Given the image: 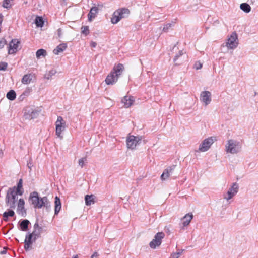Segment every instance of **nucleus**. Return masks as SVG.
I'll return each mask as SVG.
<instances>
[{
	"mask_svg": "<svg viewBox=\"0 0 258 258\" xmlns=\"http://www.w3.org/2000/svg\"><path fill=\"white\" fill-rule=\"evenodd\" d=\"M29 200L35 208L40 209L42 207L48 208L50 207V202L47 198L46 197L40 198L38 196V193L36 191H33L30 194Z\"/></svg>",
	"mask_w": 258,
	"mask_h": 258,
	"instance_id": "f257e3e1",
	"label": "nucleus"
},
{
	"mask_svg": "<svg viewBox=\"0 0 258 258\" xmlns=\"http://www.w3.org/2000/svg\"><path fill=\"white\" fill-rule=\"evenodd\" d=\"M130 14V11L127 8L118 9L113 13L111 19V23L113 24H116L121 19L127 17Z\"/></svg>",
	"mask_w": 258,
	"mask_h": 258,
	"instance_id": "f03ea898",
	"label": "nucleus"
},
{
	"mask_svg": "<svg viewBox=\"0 0 258 258\" xmlns=\"http://www.w3.org/2000/svg\"><path fill=\"white\" fill-rule=\"evenodd\" d=\"M67 127L66 122L61 116H58L55 122V134L57 137L62 139V132Z\"/></svg>",
	"mask_w": 258,
	"mask_h": 258,
	"instance_id": "7ed1b4c3",
	"label": "nucleus"
},
{
	"mask_svg": "<svg viewBox=\"0 0 258 258\" xmlns=\"http://www.w3.org/2000/svg\"><path fill=\"white\" fill-rule=\"evenodd\" d=\"M17 195H18L14 191V189L11 190L9 189L8 190L6 197V203L10 208H15L16 202L17 200Z\"/></svg>",
	"mask_w": 258,
	"mask_h": 258,
	"instance_id": "20e7f679",
	"label": "nucleus"
},
{
	"mask_svg": "<svg viewBox=\"0 0 258 258\" xmlns=\"http://www.w3.org/2000/svg\"><path fill=\"white\" fill-rule=\"evenodd\" d=\"M216 140V137H211L205 139L200 145L199 150L201 152H205L207 151L214 142Z\"/></svg>",
	"mask_w": 258,
	"mask_h": 258,
	"instance_id": "39448f33",
	"label": "nucleus"
},
{
	"mask_svg": "<svg viewBox=\"0 0 258 258\" xmlns=\"http://www.w3.org/2000/svg\"><path fill=\"white\" fill-rule=\"evenodd\" d=\"M20 48V41L17 39H12L9 44L8 53L15 54Z\"/></svg>",
	"mask_w": 258,
	"mask_h": 258,
	"instance_id": "423d86ee",
	"label": "nucleus"
},
{
	"mask_svg": "<svg viewBox=\"0 0 258 258\" xmlns=\"http://www.w3.org/2000/svg\"><path fill=\"white\" fill-rule=\"evenodd\" d=\"M238 143L233 140H229L227 141L226 146V151L231 154H236L238 151Z\"/></svg>",
	"mask_w": 258,
	"mask_h": 258,
	"instance_id": "0eeeda50",
	"label": "nucleus"
},
{
	"mask_svg": "<svg viewBox=\"0 0 258 258\" xmlns=\"http://www.w3.org/2000/svg\"><path fill=\"white\" fill-rule=\"evenodd\" d=\"M141 141V139L139 137L134 136L133 135L129 136L126 139L127 147L128 148L134 149Z\"/></svg>",
	"mask_w": 258,
	"mask_h": 258,
	"instance_id": "6e6552de",
	"label": "nucleus"
},
{
	"mask_svg": "<svg viewBox=\"0 0 258 258\" xmlns=\"http://www.w3.org/2000/svg\"><path fill=\"white\" fill-rule=\"evenodd\" d=\"M165 236V234L163 232L157 233L155 237L150 243V246L152 248H155L157 246H159L161 244L162 239Z\"/></svg>",
	"mask_w": 258,
	"mask_h": 258,
	"instance_id": "1a4fd4ad",
	"label": "nucleus"
},
{
	"mask_svg": "<svg viewBox=\"0 0 258 258\" xmlns=\"http://www.w3.org/2000/svg\"><path fill=\"white\" fill-rule=\"evenodd\" d=\"M237 35L236 33H233L228 39L226 44V47L230 49L236 48L238 45Z\"/></svg>",
	"mask_w": 258,
	"mask_h": 258,
	"instance_id": "9d476101",
	"label": "nucleus"
},
{
	"mask_svg": "<svg viewBox=\"0 0 258 258\" xmlns=\"http://www.w3.org/2000/svg\"><path fill=\"white\" fill-rule=\"evenodd\" d=\"M36 240H33V238L31 235L28 234L26 235L24 241V249L28 250L32 248V244Z\"/></svg>",
	"mask_w": 258,
	"mask_h": 258,
	"instance_id": "9b49d317",
	"label": "nucleus"
},
{
	"mask_svg": "<svg viewBox=\"0 0 258 258\" xmlns=\"http://www.w3.org/2000/svg\"><path fill=\"white\" fill-rule=\"evenodd\" d=\"M238 190V186L235 183L233 184L232 187L229 189L227 192V196L224 197V198L227 200L231 199L235 194H237Z\"/></svg>",
	"mask_w": 258,
	"mask_h": 258,
	"instance_id": "f8f14e48",
	"label": "nucleus"
},
{
	"mask_svg": "<svg viewBox=\"0 0 258 258\" xmlns=\"http://www.w3.org/2000/svg\"><path fill=\"white\" fill-rule=\"evenodd\" d=\"M134 97L131 96H125L121 99V102L123 104V106L125 108L130 107L134 104Z\"/></svg>",
	"mask_w": 258,
	"mask_h": 258,
	"instance_id": "ddd939ff",
	"label": "nucleus"
},
{
	"mask_svg": "<svg viewBox=\"0 0 258 258\" xmlns=\"http://www.w3.org/2000/svg\"><path fill=\"white\" fill-rule=\"evenodd\" d=\"M124 70L123 65L121 63H118L115 65L111 72H112L118 78L121 75Z\"/></svg>",
	"mask_w": 258,
	"mask_h": 258,
	"instance_id": "4468645a",
	"label": "nucleus"
},
{
	"mask_svg": "<svg viewBox=\"0 0 258 258\" xmlns=\"http://www.w3.org/2000/svg\"><path fill=\"white\" fill-rule=\"evenodd\" d=\"M41 231V227H40L37 223H35L34 225L33 231L31 233H29V234L32 235L33 240H36L40 236Z\"/></svg>",
	"mask_w": 258,
	"mask_h": 258,
	"instance_id": "2eb2a0df",
	"label": "nucleus"
},
{
	"mask_svg": "<svg viewBox=\"0 0 258 258\" xmlns=\"http://www.w3.org/2000/svg\"><path fill=\"white\" fill-rule=\"evenodd\" d=\"M11 190L14 189V191L16 192V194L18 195L22 196L24 192L23 189V181L22 179H20L17 183V186H14L12 188H10Z\"/></svg>",
	"mask_w": 258,
	"mask_h": 258,
	"instance_id": "dca6fc26",
	"label": "nucleus"
},
{
	"mask_svg": "<svg viewBox=\"0 0 258 258\" xmlns=\"http://www.w3.org/2000/svg\"><path fill=\"white\" fill-rule=\"evenodd\" d=\"M118 79V78L112 72H110L106 78L105 81L107 85H112L116 83Z\"/></svg>",
	"mask_w": 258,
	"mask_h": 258,
	"instance_id": "f3484780",
	"label": "nucleus"
},
{
	"mask_svg": "<svg viewBox=\"0 0 258 258\" xmlns=\"http://www.w3.org/2000/svg\"><path fill=\"white\" fill-rule=\"evenodd\" d=\"M211 93L209 91H204L202 92L201 94V100L205 103L206 105L211 102Z\"/></svg>",
	"mask_w": 258,
	"mask_h": 258,
	"instance_id": "a211bd4d",
	"label": "nucleus"
},
{
	"mask_svg": "<svg viewBox=\"0 0 258 258\" xmlns=\"http://www.w3.org/2000/svg\"><path fill=\"white\" fill-rule=\"evenodd\" d=\"M99 8L94 6L91 8L89 13L88 14V20L89 22H91L94 19L98 13Z\"/></svg>",
	"mask_w": 258,
	"mask_h": 258,
	"instance_id": "6ab92c4d",
	"label": "nucleus"
},
{
	"mask_svg": "<svg viewBox=\"0 0 258 258\" xmlns=\"http://www.w3.org/2000/svg\"><path fill=\"white\" fill-rule=\"evenodd\" d=\"M174 169V166L169 167L166 169L161 176L162 180H164L169 177L170 173H172Z\"/></svg>",
	"mask_w": 258,
	"mask_h": 258,
	"instance_id": "aec40b11",
	"label": "nucleus"
},
{
	"mask_svg": "<svg viewBox=\"0 0 258 258\" xmlns=\"http://www.w3.org/2000/svg\"><path fill=\"white\" fill-rule=\"evenodd\" d=\"M67 48V45L66 43H61L57 46L54 49L53 52L54 54L58 55L59 53L63 52Z\"/></svg>",
	"mask_w": 258,
	"mask_h": 258,
	"instance_id": "412c9836",
	"label": "nucleus"
},
{
	"mask_svg": "<svg viewBox=\"0 0 258 258\" xmlns=\"http://www.w3.org/2000/svg\"><path fill=\"white\" fill-rule=\"evenodd\" d=\"M193 218V215L191 213L186 214L182 218L183 222L182 223L183 226H188Z\"/></svg>",
	"mask_w": 258,
	"mask_h": 258,
	"instance_id": "4be33fe9",
	"label": "nucleus"
},
{
	"mask_svg": "<svg viewBox=\"0 0 258 258\" xmlns=\"http://www.w3.org/2000/svg\"><path fill=\"white\" fill-rule=\"evenodd\" d=\"M55 214H57L61 208V204L60 199L56 196L55 198Z\"/></svg>",
	"mask_w": 258,
	"mask_h": 258,
	"instance_id": "5701e85b",
	"label": "nucleus"
},
{
	"mask_svg": "<svg viewBox=\"0 0 258 258\" xmlns=\"http://www.w3.org/2000/svg\"><path fill=\"white\" fill-rule=\"evenodd\" d=\"M85 204L87 206H90L94 203V198L93 195H86L85 197Z\"/></svg>",
	"mask_w": 258,
	"mask_h": 258,
	"instance_id": "b1692460",
	"label": "nucleus"
},
{
	"mask_svg": "<svg viewBox=\"0 0 258 258\" xmlns=\"http://www.w3.org/2000/svg\"><path fill=\"white\" fill-rule=\"evenodd\" d=\"M32 80V76L31 74L25 75L22 79V83L25 84H29Z\"/></svg>",
	"mask_w": 258,
	"mask_h": 258,
	"instance_id": "393cba45",
	"label": "nucleus"
},
{
	"mask_svg": "<svg viewBox=\"0 0 258 258\" xmlns=\"http://www.w3.org/2000/svg\"><path fill=\"white\" fill-rule=\"evenodd\" d=\"M29 221L28 220H24L20 223L21 229L22 231H26L28 229Z\"/></svg>",
	"mask_w": 258,
	"mask_h": 258,
	"instance_id": "a878e982",
	"label": "nucleus"
},
{
	"mask_svg": "<svg viewBox=\"0 0 258 258\" xmlns=\"http://www.w3.org/2000/svg\"><path fill=\"white\" fill-rule=\"evenodd\" d=\"M6 97L10 100H14L16 97V94L14 90H11L7 93Z\"/></svg>",
	"mask_w": 258,
	"mask_h": 258,
	"instance_id": "bb28decb",
	"label": "nucleus"
},
{
	"mask_svg": "<svg viewBox=\"0 0 258 258\" xmlns=\"http://www.w3.org/2000/svg\"><path fill=\"white\" fill-rule=\"evenodd\" d=\"M47 52L45 49H40L38 50L36 53V57L38 59L40 58L41 56L45 57L46 55Z\"/></svg>",
	"mask_w": 258,
	"mask_h": 258,
	"instance_id": "cd10ccee",
	"label": "nucleus"
},
{
	"mask_svg": "<svg viewBox=\"0 0 258 258\" xmlns=\"http://www.w3.org/2000/svg\"><path fill=\"white\" fill-rule=\"evenodd\" d=\"M15 214L13 210H9L8 212H5L3 213V219L4 221H7L9 217H13Z\"/></svg>",
	"mask_w": 258,
	"mask_h": 258,
	"instance_id": "c85d7f7f",
	"label": "nucleus"
},
{
	"mask_svg": "<svg viewBox=\"0 0 258 258\" xmlns=\"http://www.w3.org/2000/svg\"><path fill=\"white\" fill-rule=\"evenodd\" d=\"M240 8L246 13H249L251 10L250 6L247 3H242L240 6Z\"/></svg>",
	"mask_w": 258,
	"mask_h": 258,
	"instance_id": "c756f323",
	"label": "nucleus"
},
{
	"mask_svg": "<svg viewBox=\"0 0 258 258\" xmlns=\"http://www.w3.org/2000/svg\"><path fill=\"white\" fill-rule=\"evenodd\" d=\"M25 201L23 199H20L18 203V210L22 211L24 209Z\"/></svg>",
	"mask_w": 258,
	"mask_h": 258,
	"instance_id": "7c9ffc66",
	"label": "nucleus"
},
{
	"mask_svg": "<svg viewBox=\"0 0 258 258\" xmlns=\"http://www.w3.org/2000/svg\"><path fill=\"white\" fill-rule=\"evenodd\" d=\"M35 24L38 27H42L44 24L42 18L41 17H37L35 19Z\"/></svg>",
	"mask_w": 258,
	"mask_h": 258,
	"instance_id": "2f4dec72",
	"label": "nucleus"
},
{
	"mask_svg": "<svg viewBox=\"0 0 258 258\" xmlns=\"http://www.w3.org/2000/svg\"><path fill=\"white\" fill-rule=\"evenodd\" d=\"M81 33L83 35L87 36L89 34L90 30L89 26H83L81 28Z\"/></svg>",
	"mask_w": 258,
	"mask_h": 258,
	"instance_id": "473e14b6",
	"label": "nucleus"
},
{
	"mask_svg": "<svg viewBox=\"0 0 258 258\" xmlns=\"http://www.w3.org/2000/svg\"><path fill=\"white\" fill-rule=\"evenodd\" d=\"M13 0H4L3 7L5 8H10L11 7V2Z\"/></svg>",
	"mask_w": 258,
	"mask_h": 258,
	"instance_id": "72a5a7b5",
	"label": "nucleus"
},
{
	"mask_svg": "<svg viewBox=\"0 0 258 258\" xmlns=\"http://www.w3.org/2000/svg\"><path fill=\"white\" fill-rule=\"evenodd\" d=\"M8 64L6 62H0V71H5L7 69Z\"/></svg>",
	"mask_w": 258,
	"mask_h": 258,
	"instance_id": "f704fd0d",
	"label": "nucleus"
},
{
	"mask_svg": "<svg viewBox=\"0 0 258 258\" xmlns=\"http://www.w3.org/2000/svg\"><path fill=\"white\" fill-rule=\"evenodd\" d=\"M6 44L7 41L5 39L2 38L0 39V49L4 48Z\"/></svg>",
	"mask_w": 258,
	"mask_h": 258,
	"instance_id": "c9c22d12",
	"label": "nucleus"
},
{
	"mask_svg": "<svg viewBox=\"0 0 258 258\" xmlns=\"http://www.w3.org/2000/svg\"><path fill=\"white\" fill-rule=\"evenodd\" d=\"M87 159L86 158H82L79 159V165L83 167L85 164V162L86 161Z\"/></svg>",
	"mask_w": 258,
	"mask_h": 258,
	"instance_id": "e433bc0d",
	"label": "nucleus"
},
{
	"mask_svg": "<svg viewBox=\"0 0 258 258\" xmlns=\"http://www.w3.org/2000/svg\"><path fill=\"white\" fill-rule=\"evenodd\" d=\"M195 67L197 70L200 69L202 67V63L199 61L196 62L195 64Z\"/></svg>",
	"mask_w": 258,
	"mask_h": 258,
	"instance_id": "4c0bfd02",
	"label": "nucleus"
},
{
	"mask_svg": "<svg viewBox=\"0 0 258 258\" xmlns=\"http://www.w3.org/2000/svg\"><path fill=\"white\" fill-rule=\"evenodd\" d=\"M171 26V25L170 24H167L166 25L164 26L163 27V30L164 32H167L169 28H170Z\"/></svg>",
	"mask_w": 258,
	"mask_h": 258,
	"instance_id": "58836bf2",
	"label": "nucleus"
},
{
	"mask_svg": "<svg viewBox=\"0 0 258 258\" xmlns=\"http://www.w3.org/2000/svg\"><path fill=\"white\" fill-rule=\"evenodd\" d=\"M180 254V252L173 253L171 254L170 258H178Z\"/></svg>",
	"mask_w": 258,
	"mask_h": 258,
	"instance_id": "ea45409f",
	"label": "nucleus"
},
{
	"mask_svg": "<svg viewBox=\"0 0 258 258\" xmlns=\"http://www.w3.org/2000/svg\"><path fill=\"white\" fill-rule=\"evenodd\" d=\"M57 35H58V37L59 38H61V37L62 35V30L60 28H59L57 30Z\"/></svg>",
	"mask_w": 258,
	"mask_h": 258,
	"instance_id": "a19ab883",
	"label": "nucleus"
},
{
	"mask_svg": "<svg viewBox=\"0 0 258 258\" xmlns=\"http://www.w3.org/2000/svg\"><path fill=\"white\" fill-rule=\"evenodd\" d=\"M7 252V248L6 247H4L3 250L0 252V254H4Z\"/></svg>",
	"mask_w": 258,
	"mask_h": 258,
	"instance_id": "79ce46f5",
	"label": "nucleus"
},
{
	"mask_svg": "<svg viewBox=\"0 0 258 258\" xmlns=\"http://www.w3.org/2000/svg\"><path fill=\"white\" fill-rule=\"evenodd\" d=\"M98 256L99 254L97 253V252H95L92 255L91 258L97 257Z\"/></svg>",
	"mask_w": 258,
	"mask_h": 258,
	"instance_id": "37998d69",
	"label": "nucleus"
},
{
	"mask_svg": "<svg viewBox=\"0 0 258 258\" xmlns=\"http://www.w3.org/2000/svg\"><path fill=\"white\" fill-rule=\"evenodd\" d=\"M3 21V16L2 14H0V25L2 24Z\"/></svg>",
	"mask_w": 258,
	"mask_h": 258,
	"instance_id": "c03bdc74",
	"label": "nucleus"
},
{
	"mask_svg": "<svg viewBox=\"0 0 258 258\" xmlns=\"http://www.w3.org/2000/svg\"><path fill=\"white\" fill-rule=\"evenodd\" d=\"M92 46L93 47H95V46H96V43H92Z\"/></svg>",
	"mask_w": 258,
	"mask_h": 258,
	"instance_id": "a18cd8bd",
	"label": "nucleus"
},
{
	"mask_svg": "<svg viewBox=\"0 0 258 258\" xmlns=\"http://www.w3.org/2000/svg\"><path fill=\"white\" fill-rule=\"evenodd\" d=\"M73 258H78V256L77 255H75Z\"/></svg>",
	"mask_w": 258,
	"mask_h": 258,
	"instance_id": "49530a36",
	"label": "nucleus"
},
{
	"mask_svg": "<svg viewBox=\"0 0 258 258\" xmlns=\"http://www.w3.org/2000/svg\"><path fill=\"white\" fill-rule=\"evenodd\" d=\"M178 57V56H176L175 58L174 59V60L176 61V60L177 59Z\"/></svg>",
	"mask_w": 258,
	"mask_h": 258,
	"instance_id": "de8ad7c7",
	"label": "nucleus"
}]
</instances>
